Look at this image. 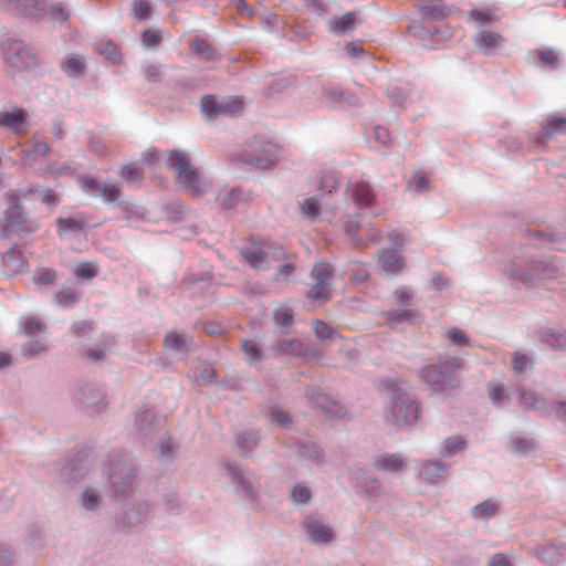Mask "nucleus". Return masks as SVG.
I'll list each match as a JSON object with an SVG mask.
<instances>
[{
    "mask_svg": "<svg viewBox=\"0 0 566 566\" xmlns=\"http://www.w3.org/2000/svg\"><path fill=\"white\" fill-rule=\"evenodd\" d=\"M446 338L453 345L457 346H471V339L458 327L448 329L444 334Z\"/></svg>",
    "mask_w": 566,
    "mask_h": 566,
    "instance_id": "53",
    "label": "nucleus"
},
{
    "mask_svg": "<svg viewBox=\"0 0 566 566\" xmlns=\"http://www.w3.org/2000/svg\"><path fill=\"white\" fill-rule=\"evenodd\" d=\"M163 434V432L160 433ZM161 437L159 446V457L169 460L176 454L177 444L171 440L170 437Z\"/></svg>",
    "mask_w": 566,
    "mask_h": 566,
    "instance_id": "61",
    "label": "nucleus"
},
{
    "mask_svg": "<svg viewBox=\"0 0 566 566\" xmlns=\"http://www.w3.org/2000/svg\"><path fill=\"white\" fill-rule=\"evenodd\" d=\"M21 326H22L23 333L30 337H35L39 334L43 333L45 329V326L42 323H40L33 318H30V317L25 318L21 323Z\"/></svg>",
    "mask_w": 566,
    "mask_h": 566,
    "instance_id": "62",
    "label": "nucleus"
},
{
    "mask_svg": "<svg viewBox=\"0 0 566 566\" xmlns=\"http://www.w3.org/2000/svg\"><path fill=\"white\" fill-rule=\"evenodd\" d=\"M300 209L302 214L312 221L316 220L319 216V202L314 197L303 200L300 203Z\"/></svg>",
    "mask_w": 566,
    "mask_h": 566,
    "instance_id": "51",
    "label": "nucleus"
},
{
    "mask_svg": "<svg viewBox=\"0 0 566 566\" xmlns=\"http://www.w3.org/2000/svg\"><path fill=\"white\" fill-rule=\"evenodd\" d=\"M166 163L175 171L176 184L193 197H201L209 189V184L191 165L188 154L184 150H171Z\"/></svg>",
    "mask_w": 566,
    "mask_h": 566,
    "instance_id": "2",
    "label": "nucleus"
},
{
    "mask_svg": "<svg viewBox=\"0 0 566 566\" xmlns=\"http://www.w3.org/2000/svg\"><path fill=\"white\" fill-rule=\"evenodd\" d=\"M499 503L493 499H488L472 509V516L479 520H488L497 514Z\"/></svg>",
    "mask_w": 566,
    "mask_h": 566,
    "instance_id": "42",
    "label": "nucleus"
},
{
    "mask_svg": "<svg viewBox=\"0 0 566 566\" xmlns=\"http://www.w3.org/2000/svg\"><path fill=\"white\" fill-rule=\"evenodd\" d=\"M3 56L14 69L29 70L36 65V55L23 41L10 39L3 45Z\"/></svg>",
    "mask_w": 566,
    "mask_h": 566,
    "instance_id": "10",
    "label": "nucleus"
},
{
    "mask_svg": "<svg viewBox=\"0 0 566 566\" xmlns=\"http://www.w3.org/2000/svg\"><path fill=\"white\" fill-rule=\"evenodd\" d=\"M421 415V403L403 384L395 385L385 408V420L399 430L415 427Z\"/></svg>",
    "mask_w": 566,
    "mask_h": 566,
    "instance_id": "1",
    "label": "nucleus"
},
{
    "mask_svg": "<svg viewBox=\"0 0 566 566\" xmlns=\"http://www.w3.org/2000/svg\"><path fill=\"white\" fill-rule=\"evenodd\" d=\"M38 228V221L28 219L21 206L13 205L4 211V230L7 234L11 232L31 233L36 231Z\"/></svg>",
    "mask_w": 566,
    "mask_h": 566,
    "instance_id": "13",
    "label": "nucleus"
},
{
    "mask_svg": "<svg viewBox=\"0 0 566 566\" xmlns=\"http://www.w3.org/2000/svg\"><path fill=\"white\" fill-rule=\"evenodd\" d=\"M409 32L421 42L423 48L428 49L432 48L434 43H440L452 35L451 29L448 25L432 30L418 23L411 25Z\"/></svg>",
    "mask_w": 566,
    "mask_h": 566,
    "instance_id": "20",
    "label": "nucleus"
},
{
    "mask_svg": "<svg viewBox=\"0 0 566 566\" xmlns=\"http://www.w3.org/2000/svg\"><path fill=\"white\" fill-rule=\"evenodd\" d=\"M264 416L271 423L281 428H287L292 422L290 415L277 405H270L264 410Z\"/></svg>",
    "mask_w": 566,
    "mask_h": 566,
    "instance_id": "41",
    "label": "nucleus"
},
{
    "mask_svg": "<svg viewBox=\"0 0 566 566\" xmlns=\"http://www.w3.org/2000/svg\"><path fill=\"white\" fill-rule=\"evenodd\" d=\"M82 189L91 196L98 195L106 205L119 207L124 201L119 185L98 184L95 179H85Z\"/></svg>",
    "mask_w": 566,
    "mask_h": 566,
    "instance_id": "15",
    "label": "nucleus"
},
{
    "mask_svg": "<svg viewBox=\"0 0 566 566\" xmlns=\"http://www.w3.org/2000/svg\"><path fill=\"white\" fill-rule=\"evenodd\" d=\"M149 512L147 501L138 499L136 495L124 497V502L115 515L116 526L127 533L136 530L146 522Z\"/></svg>",
    "mask_w": 566,
    "mask_h": 566,
    "instance_id": "5",
    "label": "nucleus"
},
{
    "mask_svg": "<svg viewBox=\"0 0 566 566\" xmlns=\"http://www.w3.org/2000/svg\"><path fill=\"white\" fill-rule=\"evenodd\" d=\"M489 395L492 402L497 407L504 406L510 399L507 391L501 384H490Z\"/></svg>",
    "mask_w": 566,
    "mask_h": 566,
    "instance_id": "49",
    "label": "nucleus"
},
{
    "mask_svg": "<svg viewBox=\"0 0 566 566\" xmlns=\"http://www.w3.org/2000/svg\"><path fill=\"white\" fill-rule=\"evenodd\" d=\"M566 557V548L555 545L547 546L542 551V558L548 563H558Z\"/></svg>",
    "mask_w": 566,
    "mask_h": 566,
    "instance_id": "54",
    "label": "nucleus"
},
{
    "mask_svg": "<svg viewBox=\"0 0 566 566\" xmlns=\"http://www.w3.org/2000/svg\"><path fill=\"white\" fill-rule=\"evenodd\" d=\"M384 317L392 328L400 324H417L421 321V316L417 311L407 308L386 311Z\"/></svg>",
    "mask_w": 566,
    "mask_h": 566,
    "instance_id": "27",
    "label": "nucleus"
},
{
    "mask_svg": "<svg viewBox=\"0 0 566 566\" xmlns=\"http://www.w3.org/2000/svg\"><path fill=\"white\" fill-rule=\"evenodd\" d=\"M276 157L277 147L270 142H264L262 145H254L253 154L250 156H242L241 160L244 164L254 166L255 168L266 169L275 163Z\"/></svg>",
    "mask_w": 566,
    "mask_h": 566,
    "instance_id": "17",
    "label": "nucleus"
},
{
    "mask_svg": "<svg viewBox=\"0 0 566 566\" xmlns=\"http://www.w3.org/2000/svg\"><path fill=\"white\" fill-rule=\"evenodd\" d=\"M243 260L255 270H266L285 256L280 247L269 244L251 245L241 250Z\"/></svg>",
    "mask_w": 566,
    "mask_h": 566,
    "instance_id": "9",
    "label": "nucleus"
},
{
    "mask_svg": "<svg viewBox=\"0 0 566 566\" xmlns=\"http://www.w3.org/2000/svg\"><path fill=\"white\" fill-rule=\"evenodd\" d=\"M403 268L402 259L395 252L382 251L378 258V270L386 275L399 273Z\"/></svg>",
    "mask_w": 566,
    "mask_h": 566,
    "instance_id": "29",
    "label": "nucleus"
},
{
    "mask_svg": "<svg viewBox=\"0 0 566 566\" xmlns=\"http://www.w3.org/2000/svg\"><path fill=\"white\" fill-rule=\"evenodd\" d=\"M321 101L329 107H339L343 104L354 105L356 97L347 95L340 87L335 85H325L322 88Z\"/></svg>",
    "mask_w": 566,
    "mask_h": 566,
    "instance_id": "25",
    "label": "nucleus"
},
{
    "mask_svg": "<svg viewBox=\"0 0 566 566\" xmlns=\"http://www.w3.org/2000/svg\"><path fill=\"white\" fill-rule=\"evenodd\" d=\"M316 403L323 409V411L333 417H343L345 415V410L342 406L331 402L325 396L317 397Z\"/></svg>",
    "mask_w": 566,
    "mask_h": 566,
    "instance_id": "58",
    "label": "nucleus"
},
{
    "mask_svg": "<svg viewBox=\"0 0 566 566\" xmlns=\"http://www.w3.org/2000/svg\"><path fill=\"white\" fill-rule=\"evenodd\" d=\"M273 321L282 333H289L294 324L292 308L286 305L279 306L273 312Z\"/></svg>",
    "mask_w": 566,
    "mask_h": 566,
    "instance_id": "35",
    "label": "nucleus"
},
{
    "mask_svg": "<svg viewBox=\"0 0 566 566\" xmlns=\"http://www.w3.org/2000/svg\"><path fill=\"white\" fill-rule=\"evenodd\" d=\"M332 266L326 262H318L312 269L313 286L307 292L308 298L324 303L331 297Z\"/></svg>",
    "mask_w": 566,
    "mask_h": 566,
    "instance_id": "12",
    "label": "nucleus"
},
{
    "mask_svg": "<svg viewBox=\"0 0 566 566\" xmlns=\"http://www.w3.org/2000/svg\"><path fill=\"white\" fill-rule=\"evenodd\" d=\"M0 6L13 13L33 15L43 9L41 0H0Z\"/></svg>",
    "mask_w": 566,
    "mask_h": 566,
    "instance_id": "28",
    "label": "nucleus"
},
{
    "mask_svg": "<svg viewBox=\"0 0 566 566\" xmlns=\"http://www.w3.org/2000/svg\"><path fill=\"white\" fill-rule=\"evenodd\" d=\"M269 353L271 357L290 356L301 358L306 357L310 349L297 338H283L269 345Z\"/></svg>",
    "mask_w": 566,
    "mask_h": 566,
    "instance_id": "22",
    "label": "nucleus"
},
{
    "mask_svg": "<svg viewBox=\"0 0 566 566\" xmlns=\"http://www.w3.org/2000/svg\"><path fill=\"white\" fill-rule=\"evenodd\" d=\"M349 480L355 488L368 497H377L382 491L380 481L363 468H352L349 470Z\"/></svg>",
    "mask_w": 566,
    "mask_h": 566,
    "instance_id": "16",
    "label": "nucleus"
},
{
    "mask_svg": "<svg viewBox=\"0 0 566 566\" xmlns=\"http://www.w3.org/2000/svg\"><path fill=\"white\" fill-rule=\"evenodd\" d=\"M108 480L115 496L130 497L136 495L138 480L129 457H117L111 460Z\"/></svg>",
    "mask_w": 566,
    "mask_h": 566,
    "instance_id": "3",
    "label": "nucleus"
},
{
    "mask_svg": "<svg viewBox=\"0 0 566 566\" xmlns=\"http://www.w3.org/2000/svg\"><path fill=\"white\" fill-rule=\"evenodd\" d=\"M80 295L74 287L65 286L55 294V303L65 308L73 307L78 302Z\"/></svg>",
    "mask_w": 566,
    "mask_h": 566,
    "instance_id": "46",
    "label": "nucleus"
},
{
    "mask_svg": "<svg viewBox=\"0 0 566 566\" xmlns=\"http://www.w3.org/2000/svg\"><path fill=\"white\" fill-rule=\"evenodd\" d=\"M374 467L382 472L400 473L407 469V462L401 453H382L374 458Z\"/></svg>",
    "mask_w": 566,
    "mask_h": 566,
    "instance_id": "24",
    "label": "nucleus"
},
{
    "mask_svg": "<svg viewBox=\"0 0 566 566\" xmlns=\"http://www.w3.org/2000/svg\"><path fill=\"white\" fill-rule=\"evenodd\" d=\"M62 70L70 77H80L85 72L84 59L77 54H71L61 62Z\"/></svg>",
    "mask_w": 566,
    "mask_h": 566,
    "instance_id": "37",
    "label": "nucleus"
},
{
    "mask_svg": "<svg viewBox=\"0 0 566 566\" xmlns=\"http://www.w3.org/2000/svg\"><path fill=\"white\" fill-rule=\"evenodd\" d=\"M235 442L244 455H249L258 446L259 437L255 432H240L235 436Z\"/></svg>",
    "mask_w": 566,
    "mask_h": 566,
    "instance_id": "47",
    "label": "nucleus"
},
{
    "mask_svg": "<svg viewBox=\"0 0 566 566\" xmlns=\"http://www.w3.org/2000/svg\"><path fill=\"white\" fill-rule=\"evenodd\" d=\"M74 405L84 413L95 416L107 408L105 391L95 382H81L72 394Z\"/></svg>",
    "mask_w": 566,
    "mask_h": 566,
    "instance_id": "6",
    "label": "nucleus"
},
{
    "mask_svg": "<svg viewBox=\"0 0 566 566\" xmlns=\"http://www.w3.org/2000/svg\"><path fill=\"white\" fill-rule=\"evenodd\" d=\"M2 268L7 274H15L23 271L24 262L22 254L13 245L2 254Z\"/></svg>",
    "mask_w": 566,
    "mask_h": 566,
    "instance_id": "33",
    "label": "nucleus"
},
{
    "mask_svg": "<svg viewBox=\"0 0 566 566\" xmlns=\"http://www.w3.org/2000/svg\"><path fill=\"white\" fill-rule=\"evenodd\" d=\"M276 157L277 147L270 142H264L262 145H254L253 154L250 156H242L241 160L244 164L254 166L255 168L266 169L275 163Z\"/></svg>",
    "mask_w": 566,
    "mask_h": 566,
    "instance_id": "18",
    "label": "nucleus"
},
{
    "mask_svg": "<svg viewBox=\"0 0 566 566\" xmlns=\"http://www.w3.org/2000/svg\"><path fill=\"white\" fill-rule=\"evenodd\" d=\"M165 346L178 359H184L193 346L191 337L185 333L172 331L165 337Z\"/></svg>",
    "mask_w": 566,
    "mask_h": 566,
    "instance_id": "23",
    "label": "nucleus"
},
{
    "mask_svg": "<svg viewBox=\"0 0 566 566\" xmlns=\"http://www.w3.org/2000/svg\"><path fill=\"white\" fill-rule=\"evenodd\" d=\"M119 175L127 182L140 185L143 180V170L134 165H124L119 171Z\"/></svg>",
    "mask_w": 566,
    "mask_h": 566,
    "instance_id": "52",
    "label": "nucleus"
},
{
    "mask_svg": "<svg viewBox=\"0 0 566 566\" xmlns=\"http://www.w3.org/2000/svg\"><path fill=\"white\" fill-rule=\"evenodd\" d=\"M29 191L34 199L41 200L43 203L53 207L57 205L56 196L49 188H44L39 185H32Z\"/></svg>",
    "mask_w": 566,
    "mask_h": 566,
    "instance_id": "48",
    "label": "nucleus"
},
{
    "mask_svg": "<svg viewBox=\"0 0 566 566\" xmlns=\"http://www.w3.org/2000/svg\"><path fill=\"white\" fill-rule=\"evenodd\" d=\"M222 476L231 482L233 491L244 501L253 502L258 496V479L237 463H226Z\"/></svg>",
    "mask_w": 566,
    "mask_h": 566,
    "instance_id": "7",
    "label": "nucleus"
},
{
    "mask_svg": "<svg viewBox=\"0 0 566 566\" xmlns=\"http://www.w3.org/2000/svg\"><path fill=\"white\" fill-rule=\"evenodd\" d=\"M119 208L123 213V219L128 221L135 219H146L147 217V210L142 205L129 200H124Z\"/></svg>",
    "mask_w": 566,
    "mask_h": 566,
    "instance_id": "44",
    "label": "nucleus"
},
{
    "mask_svg": "<svg viewBox=\"0 0 566 566\" xmlns=\"http://www.w3.org/2000/svg\"><path fill=\"white\" fill-rule=\"evenodd\" d=\"M50 148L49 145L44 142H38L34 144L33 148L30 150H22V161L24 165L33 166L35 163L43 158Z\"/></svg>",
    "mask_w": 566,
    "mask_h": 566,
    "instance_id": "45",
    "label": "nucleus"
},
{
    "mask_svg": "<svg viewBox=\"0 0 566 566\" xmlns=\"http://www.w3.org/2000/svg\"><path fill=\"white\" fill-rule=\"evenodd\" d=\"M242 108L243 101L238 96L217 98L216 96L207 95L201 99V111L208 117L218 115L235 116Z\"/></svg>",
    "mask_w": 566,
    "mask_h": 566,
    "instance_id": "11",
    "label": "nucleus"
},
{
    "mask_svg": "<svg viewBox=\"0 0 566 566\" xmlns=\"http://www.w3.org/2000/svg\"><path fill=\"white\" fill-rule=\"evenodd\" d=\"M539 339L554 349H566V332L545 328L539 332Z\"/></svg>",
    "mask_w": 566,
    "mask_h": 566,
    "instance_id": "36",
    "label": "nucleus"
},
{
    "mask_svg": "<svg viewBox=\"0 0 566 566\" xmlns=\"http://www.w3.org/2000/svg\"><path fill=\"white\" fill-rule=\"evenodd\" d=\"M193 51L200 55L206 61H211L216 57V51L210 46V44L202 40L197 39L192 42Z\"/></svg>",
    "mask_w": 566,
    "mask_h": 566,
    "instance_id": "55",
    "label": "nucleus"
},
{
    "mask_svg": "<svg viewBox=\"0 0 566 566\" xmlns=\"http://www.w3.org/2000/svg\"><path fill=\"white\" fill-rule=\"evenodd\" d=\"M132 10L138 20H148L150 18V6L147 0H134Z\"/></svg>",
    "mask_w": 566,
    "mask_h": 566,
    "instance_id": "63",
    "label": "nucleus"
},
{
    "mask_svg": "<svg viewBox=\"0 0 566 566\" xmlns=\"http://www.w3.org/2000/svg\"><path fill=\"white\" fill-rule=\"evenodd\" d=\"M348 210L353 209L357 216L364 214L374 201V193L369 185L358 182L350 185L346 190Z\"/></svg>",
    "mask_w": 566,
    "mask_h": 566,
    "instance_id": "14",
    "label": "nucleus"
},
{
    "mask_svg": "<svg viewBox=\"0 0 566 566\" xmlns=\"http://www.w3.org/2000/svg\"><path fill=\"white\" fill-rule=\"evenodd\" d=\"M244 199L245 197L241 189L232 188L230 190H220L216 200L222 208L232 209Z\"/></svg>",
    "mask_w": 566,
    "mask_h": 566,
    "instance_id": "38",
    "label": "nucleus"
},
{
    "mask_svg": "<svg viewBox=\"0 0 566 566\" xmlns=\"http://www.w3.org/2000/svg\"><path fill=\"white\" fill-rule=\"evenodd\" d=\"M462 366L460 358H452L448 361L430 365L420 370L421 378L428 384L432 391L444 392L459 386L458 370Z\"/></svg>",
    "mask_w": 566,
    "mask_h": 566,
    "instance_id": "4",
    "label": "nucleus"
},
{
    "mask_svg": "<svg viewBox=\"0 0 566 566\" xmlns=\"http://www.w3.org/2000/svg\"><path fill=\"white\" fill-rule=\"evenodd\" d=\"M420 475L430 483H436L448 475V467L440 461H424L421 464Z\"/></svg>",
    "mask_w": 566,
    "mask_h": 566,
    "instance_id": "32",
    "label": "nucleus"
},
{
    "mask_svg": "<svg viewBox=\"0 0 566 566\" xmlns=\"http://www.w3.org/2000/svg\"><path fill=\"white\" fill-rule=\"evenodd\" d=\"M305 532L315 544H327L333 539V530L319 520L310 518L304 524Z\"/></svg>",
    "mask_w": 566,
    "mask_h": 566,
    "instance_id": "26",
    "label": "nucleus"
},
{
    "mask_svg": "<svg viewBox=\"0 0 566 566\" xmlns=\"http://www.w3.org/2000/svg\"><path fill=\"white\" fill-rule=\"evenodd\" d=\"M533 449V441L524 438H515L510 443V451L515 454H526Z\"/></svg>",
    "mask_w": 566,
    "mask_h": 566,
    "instance_id": "60",
    "label": "nucleus"
},
{
    "mask_svg": "<svg viewBox=\"0 0 566 566\" xmlns=\"http://www.w3.org/2000/svg\"><path fill=\"white\" fill-rule=\"evenodd\" d=\"M464 449V439L460 436H452L443 440L441 444L440 454L444 458H451L463 452Z\"/></svg>",
    "mask_w": 566,
    "mask_h": 566,
    "instance_id": "40",
    "label": "nucleus"
},
{
    "mask_svg": "<svg viewBox=\"0 0 566 566\" xmlns=\"http://www.w3.org/2000/svg\"><path fill=\"white\" fill-rule=\"evenodd\" d=\"M22 355L25 359H32L45 350V346L39 340H31L22 346Z\"/></svg>",
    "mask_w": 566,
    "mask_h": 566,
    "instance_id": "64",
    "label": "nucleus"
},
{
    "mask_svg": "<svg viewBox=\"0 0 566 566\" xmlns=\"http://www.w3.org/2000/svg\"><path fill=\"white\" fill-rule=\"evenodd\" d=\"M87 474V468L74 462L65 463L59 471V478L64 483H77Z\"/></svg>",
    "mask_w": 566,
    "mask_h": 566,
    "instance_id": "34",
    "label": "nucleus"
},
{
    "mask_svg": "<svg viewBox=\"0 0 566 566\" xmlns=\"http://www.w3.org/2000/svg\"><path fill=\"white\" fill-rule=\"evenodd\" d=\"M166 419L150 409L139 410L135 415L134 436L142 443H147L159 437L164 431Z\"/></svg>",
    "mask_w": 566,
    "mask_h": 566,
    "instance_id": "8",
    "label": "nucleus"
},
{
    "mask_svg": "<svg viewBox=\"0 0 566 566\" xmlns=\"http://www.w3.org/2000/svg\"><path fill=\"white\" fill-rule=\"evenodd\" d=\"M421 15L426 20H441L446 17V8L440 4H424L421 7Z\"/></svg>",
    "mask_w": 566,
    "mask_h": 566,
    "instance_id": "56",
    "label": "nucleus"
},
{
    "mask_svg": "<svg viewBox=\"0 0 566 566\" xmlns=\"http://www.w3.org/2000/svg\"><path fill=\"white\" fill-rule=\"evenodd\" d=\"M312 494L307 486L296 484L291 491V499L296 504H306L311 501Z\"/></svg>",
    "mask_w": 566,
    "mask_h": 566,
    "instance_id": "59",
    "label": "nucleus"
},
{
    "mask_svg": "<svg viewBox=\"0 0 566 566\" xmlns=\"http://www.w3.org/2000/svg\"><path fill=\"white\" fill-rule=\"evenodd\" d=\"M502 42L501 35L490 31H481L475 39L476 45L488 54L499 48Z\"/></svg>",
    "mask_w": 566,
    "mask_h": 566,
    "instance_id": "39",
    "label": "nucleus"
},
{
    "mask_svg": "<svg viewBox=\"0 0 566 566\" xmlns=\"http://www.w3.org/2000/svg\"><path fill=\"white\" fill-rule=\"evenodd\" d=\"M241 347L247 361L251 365L259 364L271 357L269 346L263 348L253 339L242 340Z\"/></svg>",
    "mask_w": 566,
    "mask_h": 566,
    "instance_id": "31",
    "label": "nucleus"
},
{
    "mask_svg": "<svg viewBox=\"0 0 566 566\" xmlns=\"http://www.w3.org/2000/svg\"><path fill=\"white\" fill-rule=\"evenodd\" d=\"M520 403L525 409H534L537 411H543L546 409L545 399L533 390L523 391L520 396Z\"/></svg>",
    "mask_w": 566,
    "mask_h": 566,
    "instance_id": "43",
    "label": "nucleus"
},
{
    "mask_svg": "<svg viewBox=\"0 0 566 566\" xmlns=\"http://www.w3.org/2000/svg\"><path fill=\"white\" fill-rule=\"evenodd\" d=\"M78 507L87 514H96L104 506V495L101 488L95 484H87L77 496Z\"/></svg>",
    "mask_w": 566,
    "mask_h": 566,
    "instance_id": "21",
    "label": "nucleus"
},
{
    "mask_svg": "<svg viewBox=\"0 0 566 566\" xmlns=\"http://www.w3.org/2000/svg\"><path fill=\"white\" fill-rule=\"evenodd\" d=\"M357 24L355 12H348L340 17H334L328 21V29L336 35H345L355 30Z\"/></svg>",
    "mask_w": 566,
    "mask_h": 566,
    "instance_id": "30",
    "label": "nucleus"
},
{
    "mask_svg": "<svg viewBox=\"0 0 566 566\" xmlns=\"http://www.w3.org/2000/svg\"><path fill=\"white\" fill-rule=\"evenodd\" d=\"M543 129L547 136L566 133V118L552 116L543 125Z\"/></svg>",
    "mask_w": 566,
    "mask_h": 566,
    "instance_id": "50",
    "label": "nucleus"
},
{
    "mask_svg": "<svg viewBox=\"0 0 566 566\" xmlns=\"http://www.w3.org/2000/svg\"><path fill=\"white\" fill-rule=\"evenodd\" d=\"M0 126L15 135L23 136L29 130L28 114L19 107L3 109L0 112Z\"/></svg>",
    "mask_w": 566,
    "mask_h": 566,
    "instance_id": "19",
    "label": "nucleus"
},
{
    "mask_svg": "<svg viewBox=\"0 0 566 566\" xmlns=\"http://www.w3.org/2000/svg\"><path fill=\"white\" fill-rule=\"evenodd\" d=\"M314 332L317 338L322 340H332L338 337V333L323 321H315Z\"/></svg>",
    "mask_w": 566,
    "mask_h": 566,
    "instance_id": "57",
    "label": "nucleus"
}]
</instances>
